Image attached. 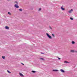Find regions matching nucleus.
<instances>
[{
  "mask_svg": "<svg viewBox=\"0 0 77 77\" xmlns=\"http://www.w3.org/2000/svg\"><path fill=\"white\" fill-rule=\"evenodd\" d=\"M46 35H47L48 37L49 38V39H52V37L50 35L48 34L47 33H46Z\"/></svg>",
  "mask_w": 77,
  "mask_h": 77,
  "instance_id": "f257e3e1",
  "label": "nucleus"
},
{
  "mask_svg": "<svg viewBox=\"0 0 77 77\" xmlns=\"http://www.w3.org/2000/svg\"><path fill=\"white\" fill-rule=\"evenodd\" d=\"M63 5L61 7V9L62 10V11H65V9L64 8H63Z\"/></svg>",
  "mask_w": 77,
  "mask_h": 77,
  "instance_id": "f03ea898",
  "label": "nucleus"
},
{
  "mask_svg": "<svg viewBox=\"0 0 77 77\" xmlns=\"http://www.w3.org/2000/svg\"><path fill=\"white\" fill-rule=\"evenodd\" d=\"M73 11V10L72 9H71L70 10H69V14H71V12H72Z\"/></svg>",
  "mask_w": 77,
  "mask_h": 77,
  "instance_id": "7ed1b4c3",
  "label": "nucleus"
},
{
  "mask_svg": "<svg viewBox=\"0 0 77 77\" xmlns=\"http://www.w3.org/2000/svg\"><path fill=\"white\" fill-rule=\"evenodd\" d=\"M15 7L16 8H19V6H18V5H15Z\"/></svg>",
  "mask_w": 77,
  "mask_h": 77,
  "instance_id": "20e7f679",
  "label": "nucleus"
},
{
  "mask_svg": "<svg viewBox=\"0 0 77 77\" xmlns=\"http://www.w3.org/2000/svg\"><path fill=\"white\" fill-rule=\"evenodd\" d=\"M19 75L21 77H24V75H23L22 73H19Z\"/></svg>",
  "mask_w": 77,
  "mask_h": 77,
  "instance_id": "39448f33",
  "label": "nucleus"
},
{
  "mask_svg": "<svg viewBox=\"0 0 77 77\" xmlns=\"http://www.w3.org/2000/svg\"><path fill=\"white\" fill-rule=\"evenodd\" d=\"M60 71H61L62 72H65V71L62 69H60Z\"/></svg>",
  "mask_w": 77,
  "mask_h": 77,
  "instance_id": "423d86ee",
  "label": "nucleus"
},
{
  "mask_svg": "<svg viewBox=\"0 0 77 77\" xmlns=\"http://www.w3.org/2000/svg\"><path fill=\"white\" fill-rule=\"evenodd\" d=\"M58 71H59V70H54V69H53V71H55V72H56Z\"/></svg>",
  "mask_w": 77,
  "mask_h": 77,
  "instance_id": "0eeeda50",
  "label": "nucleus"
},
{
  "mask_svg": "<svg viewBox=\"0 0 77 77\" xmlns=\"http://www.w3.org/2000/svg\"><path fill=\"white\" fill-rule=\"evenodd\" d=\"M5 29H9V27L8 26H5Z\"/></svg>",
  "mask_w": 77,
  "mask_h": 77,
  "instance_id": "6e6552de",
  "label": "nucleus"
},
{
  "mask_svg": "<svg viewBox=\"0 0 77 77\" xmlns=\"http://www.w3.org/2000/svg\"><path fill=\"white\" fill-rule=\"evenodd\" d=\"M64 63H69V62H68L67 61H65L64 62Z\"/></svg>",
  "mask_w": 77,
  "mask_h": 77,
  "instance_id": "1a4fd4ad",
  "label": "nucleus"
},
{
  "mask_svg": "<svg viewBox=\"0 0 77 77\" xmlns=\"http://www.w3.org/2000/svg\"><path fill=\"white\" fill-rule=\"evenodd\" d=\"M72 44H75V42H74L73 41H72Z\"/></svg>",
  "mask_w": 77,
  "mask_h": 77,
  "instance_id": "9d476101",
  "label": "nucleus"
},
{
  "mask_svg": "<svg viewBox=\"0 0 77 77\" xmlns=\"http://www.w3.org/2000/svg\"><path fill=\"white\" fill-rule=\"evenodd\" d=\"M40 59H41L42 60H45L43 58H41Z\"/></svg>",
  "mask_w": 77,
  "mask_h": 77,
  "instance_id": "9b49d317",
  "label": "nucleus"
},
{
  "mask_svg": "<svg viewBox=\"0 0 77 77\" xmlns=\"http://www.w3.org/2000/svg\"><path fill=\"white\" fill-rule=\"evenodd\" d=\"M32 72H33V73H35V72H36L34 71H32Z\"/></svg>",
  "mask_w": 77,
  "mask_h": 77,
  "instance_id": "f8f14e48",
  "label": "nucleus"
},
{
  "mask_svg": "<svg viewBox=\"0 0 77 77\" xmlns=\"http://www.w3.org/2000/svg\"><path fill=\"white\" fill-rule=\"evenodd\" d=\"M5 57L4 56H2V58L3 59H5Z\"/></svg>",
  "mask_w": 77,
  "mask_h": 77,
  "instance_id": "ddd939ff",
  "label": "nucleus"
},
{
  "mask_svg": "<svg viewBox=\"0 0 77 77\" xmlns=\"http://www.w3.org/2000/svg\"><path fill=\"white\" fill-rule=\"evenodd\" d=\"M70 20H73V18H72V17H71Z\"/></svg>",
  "mask_w": 77,
  "mask_h": 77,
  "instance_id": "4468645a",
  "label": "nucleus"
},
{
  "mask_svg": "<svg viewBox=\"0 0 77 77\" xmlns=\"http://www.w3.org/2000/svg\"><path fill=\"white\" fill-rule=\"evenodd\" d=\"M19 10L20 11H22L23 10H22V9H19Z\"/></svg>",
  "mask_w": 77,
  "mask_h": 77,
  "instance_id": "2eb2a0df",
  "label": "nucleus"
},
{
  "mask_svg": "<svg viewBox=\"0 0 77 77\" xmlns=\"http://www.w3.org/2000/svg\"><path fill=\"white\" fill-rule=\"evenodd\" d=\"M71 52H74V51L73 50H72L71 51Z\"/></svg>",
  "mask_w": 77,
  "mask_h": 77,
  "instance_id": "dca6fc26",
  "label": "nucleus"
},
{
  "mask_svg": "<svg viewBox=\"0 0 77 77\" xmlns=\"http://www.w3.org/2000/svg\"><path fill=\"white\" fill-rule=\"evenodd\" d=\"M7 72H8V73H11V72H9V70H7Z\"/></svg>",
  "mask_w": 77,
  "mask_h": 77,
  "instance_id": "f3484780",
  "label": "nucleus"
},
{
  "mask_svg": "<svg viewBox=\"0 0 77 77\" xmlns=\"http://www.w3.org/2000/svg\"><path fill=\"white\" fill-rule=\"evenodd\" d=\"M8 14H9V15H11V13H10V12H8Z\"/></svg>",
  "mask_w": 77,
  "mask_h": 77,
  "instance_id": "a211bd4d",
  "label": "nucleus"
},
{
  "mask_svg": "<svg viewBox=\"0 0 77 77\" xmlns=\"http://www.w3.org/2000/svg\"><path fill=\"white\" fill-rule=\"evenodd\" d=\"M41 8H39V11H41Z\"/></svg>",
  "mask_w": 77,
  "mask_h": 77,
  "instance_id": "6ab92c4d",
  "label": "nucleus"
},
{
  "mask_svg": "<svg viewBox=\"0 0 77 77\" xmlns=\"http://www.w3.org/2000/svg\"><path fill=\"white\" fill-rule=\"evenodd\" d=\"M52 35L53 36H54V34H53Z\"/></svg>",
  "mask_w": 77,
  "mask_h": 77,
  "instance_id": "aec40b11",
  "label": "nucleus"
},
{
  "mask_svg": "<svg viewBox=\"0 0 77 77\" xmlns=\"http://www.w3.org/2000/svg\"><path fill=\"white\" fill-rule=\"evenodd\" d=\"M58 59H59V60H60V58L59 57H58Z\"/></svg>",
  "mask_w": 77,
  "mask_h": 77,
  "instance_id": "412c9836",
  "label": "nucleus"
},
{
  "mask_svg": "<svg viewBox=\"0 0 77 77\" xmlns=\"http://www.w3.org/2000/svg\"><path fill=\"white\" fill-rule=\"evenodd\" d=\"M16 3H17V4H18V2H16Z\"/></svg>",
  "mask_w": 77,
  "mask_h": 77,
  "instance_id": "4be33fe9",
  "label": "nucleus"
},
{
  "mask_svg": "<svg viewBox=\"0 0 77 77\" xmlns=\"http://www.w3.org/2000/svg\"><path fill=\"white\" fill-rule=\"evenodd\" d=\"M22 64V65H24V64H23V63H21Z\"/></svg>",
  "mask_w": 77,
  "mask_h": 77,
  "instance_id": "5701e85b",
  "label": "nucleus"
},
{
  "mask_svg": "<svg viewBox=\"0 0 77 77\" xmlns=\"http://www.w3.org/2000/svg\"><path fill=\"white\" fill-rule=\"evenodd\" d=\"M41 53L42 54H44L42 53Z\"/></svg>",
  "mask_w": 77,
  "mask_h": 77,
  "instance_id": "b1692460",
  "label": "nucleus"
},
{
  "mask_svg": "<svg viewBox=\"0 0 77 77\" xmlns=\"http://www.w3.org/2000/svg\"><path fill=\"white\" fill-rule=\"evenodd\" d=\"M8 0V1H9V0Z\"/></svg>",
  "mask_w": 77,
  "mask_h": 77,
  "instance_id": "393cba45",
  "label": "nucleus"
}]
</instances>
